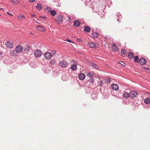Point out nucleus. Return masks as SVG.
Returning a JSON list of instances; mask_svg holds the SVG:
<instances>
[{"instance_id":"1","label":"nucleus","mask_w":150,"mask_h":150,"mask_svg":"<svg viewBox=\"0 0 150 150\" xmlns=\"http://www.w3.org/2000/svg\"><path fill=\"white\" fill-rule=\"evenodd\" d=\"M23 49V46L21 45H18L16 47L15 51L16 52L20 53L22 51Z\"/></svg>"},{"instance_id":"2","label":"nucleus","mask_w":150,"mask_h":150,"mask_svg":"<svg viewBox=\"0 0 150 150\" xmlns=\"http://www.w3.org/2000/svg\"><path fill=\"white\" fill-rule=\"evenodd\" d=\"M34 54L35 57H39L42 55L41 51L39 50H37L34 52Z\"/></svg>"},{"instance_id":"3","label":"nucleus","mask_w":150,"mask_h":150,"mask_svg":"<svg viewBox=\"0 0 150 150\" xmlns=\"http://www.w3.org/2000/svg\"><path fill=\"white\" fill-rule=\"evenodd\" d=\"M44 56L46 59H50L52 58V55L51 53L48 52H47L45 53Z\"/></svg>"},{"instance_id":"4","label":"nucleus","mask_w":150,"mask_h":150,"mask_svg":"<svg viewBox=\"0 0 150 150\" xmlns=\"http://www.w3.org/2000/svg\"><path fill=\"white\" fill-rule=\"evenodd\" d=\"M59 65L61 67H65L67 66V64L65 61L63 60L59 62Z\"/></svg>"},{"instance_id":"5","label":"nucleus","mask_w":150,"mask_h":150,"mask_svg":"<svg viewBox=\"0 0 150 150\" xmlns=\"http://www.w3.org/2000/svg\"><path fill=\"white\" fill-rule=\"evenodd\" d=\"M137 94L138 93L137 91H133L130 92V97L133 98L136 96Z\"/></svg>"},{"instance_id":"6","label":"nucleus","mask_w":150,"mask_h":150,"mask_svg":"<svg viewBox=\"0 0 150 150\" xmlns=\"http://www.w3.org/2000/svg\"><path fill=\"white\" fill-rule=\"evenodd\" d=\"M6 46L9 48H11L13 47V43L10 41H8L5 43Z\"/></svg>"},{"instance_id":"7","label":"nucleus","mask_w":150,"mask_h":150,"mask_svg":"<svg viewBox=\"0 0 150 150\" xmlns=\"http://www.w3.org/2000/svg\"><path fill=\"white\" fill-rule=\"evenodd\" d=\"M78 76L79 79L82 80L84 79L85 77V75L82 73H80L79 74Z\"/></svg>"},{"instance_id":"8","label":"nucleus","mask_w":150,"mask_h":150,"mask_svg":"<svg viewBox=\"0 0 150 150\" xmlns=\"http://www.w3.org/2000/svg\"><path fill=\"white\" fill-rule=\"evenodd\" d=\"M36 29L37 30L42 32H44L45 30V29L41 26L37 25Z\"/></svg>"},{"instance_id":"9","label":"nucleus","mask_w":150,"mask_h":150,"mask_svg":"<svg viewBox=\"0 0 150 150\" xmlns=\"http://www.w3.org/2000/svg\"><path fill=\"white\" fill-rule=\"evenodd\" d=\"M146 60L144 58H141L139 60V63L141 65H144L146 63Z\"/></svg>"},{"instance_id":"10","label":"nucleus","mask_w":150,"mask_h":150,"mask_svg":"<svg viewBox=\"0 0 150 150\" xmlns=\"http://www.w3.org/2000/svg\"><path fill=\"white\" fill-rule=\"evenodd\" d=\"M113 90H117L119 89L118 86L116 84H112L111 86Z\"/></svg>"},{"instance_id":"11","label":"nucleus","mask_w":150,"mask_h":150,"mask_svg":"<svg viewBox=\"0 0 150 150\" xmlns=\"http://www.w3.org/2000/svg\"><path fill=\"white\" fill-rule=\"evenodd\" d=\"M63 20V19L61 15H59L57 17V20L59 22H62Z\"/></svg>"},{"instance_id":"12","label":"nucleus","mask_w":150,"mask_h":150,"mask_svg":"<svg viewBox=\"0 0 150 150\" xmlns=\"http://www.w3.org/2000/svg\"><path fill=\"white\" fill-rule=\"evenodd\" d=\"M112 50L114 51H117L118 50V47L116 46L115 43L113 44V45L112 47Z\"/></svg>"},{"instance_id":"13","label":"nucleus","mask_w":150,"mask_h":150,"mask_svg":"<svg viewBox=\"0 0 150 150\" xmlns=\"http://www.w3.org/2000/svg\"><path fill=\"white\" fill-rule=\"evenodd\" d=\"M84 30L86 32L88 33L90 31L91 28L88 26H86L84 27Z\"/></svg>"},{"instance_id":"14","label":"nucleus","mask_w":150,"mask_h":150,"mask_svg":"<svg viewBox=\"0 0 150 150\" xmlns=\"http://www.w3.org/2000/svg\"><path fill=\"white\" fill-rule=\"evenodd\" d=\"M56 63V60L55 59H52L51 60L50 62V66L52 67Z\"/></svg>"},{"instance_id":"15","label":"nucleus","mask_w":150,"mask_h":150,"mask_svg":"<svg viewBox=\"0 0 150 150\" xmlns=\"http://www.w3.org/2000/svg\"><path fill=\"white\" fill-rule=\"evenodd\" d=\"M81 23L78 20L75 21L74 23V25L75 27H78L80 25Z\"/></svg>"},{"instance_id":"16","label":"nucleus","mask_w":150,"mask_h":150,"mask_svg":"<svg viewBox=\"0 0 150 150\" xmlns=\"http://www.w3.org/2000/svg\"><path fill=\"white\" fill-rule=\"evenodd\" d=\"M30 45H25L24 48V51L25 52L28 51L30 49Z\"/></svg>"},{"instance_id":"17","label":"nucleus","mask_w":150,"mask_h":150,"mask_svg":"<svg viewBox=\"0 0 150 150\" xmlns=\"http://www.w3.org/2000/svg\"><path fill=\"white\" fill-rule=\"evenodd\" d=\"M71 69L72 70H75L77 69V66L76 64H73L71 67Z\"/></svg>"},{"instance_id":"18","label":"nucleus","mask_w":150,"mask_h":150,"mask_svg":"<svg viewBox=\"0 0 150 150\" xmlns=\"http://www.w3.org/2000/svg\"><path fill=\"white\" fill-rule=\"evenodd\" d=\"M92 37L94 38H97L98 37V35L97 33L94 32L92 34Z\"/></svg>"},{"instance_id":"19","label":"nucleus","mask_w":150,"mask_h":150,"mask_svg":"<svg viewBox=\"0 0 150 150\" xmlns=\"http://www.w3.org/2000/svg\"><path fill=\"white\" fill-rule=\"evenodd\" d=\"M123 97L126 98H128L130 97V94L125 92L123 94Z\"/></svg>"},{"instance_id":"20","label":"nucleus","mask_w":150,"mask_h":150,"mask_svg":"<svg viewBox=\"0 0 150 150\" xmlns=\"http://www.w3.org/2000/svg\"><path fill=\"white\" fill-rule=\"evenodd\" d=\"M144 102L146 104H149L150 103V99L146 98L144 100Z\"/></svg>"},{"instance_id":"21","label":"nucleus","mask_w":150,"mask_h":150,"mask_svg":"<svg viewBox=\"0 0 150 150\" xmlns=\"http://www.w3.org/2000/svg\"><path fill=\"white\" fill-rule=\"evenodd\" d=\"M91 65L94 67V68H96V69H98V67L96 65V64L94 63H90Z\"/></svg>"},{"instance_id":"22","label":"nucleus","mask_w":150,"mask_h":150,"mask_svg":"<svg viewBox=\"0 0 150 150\" xmlns=\"http://www.w3.org/2000/svg\"><path fill=\"white\" fill-rule=\"evenodd\" d=\"M105 81L106 83H110L111 81V79L110 78L108 77L106 78L105 79Z\"/></svg>"},{"instance_id":"23","label":"nucleus","mask_w":150,"mask_h":150,"mask_svg":"<svg viewBox=\"0 0 150 150\" xmlns=\"http://www.w3.org/2000/svg\"><path fill=\"white\" fill-rule=\"evenodd\" d=\"M88 46L91 48H93L95 47V45L94 43H91L88 44Z\"/></svg>"},{"instance_id":"24","label":"nucleus","mask_w":150,"mask_h":150,"mask_svg":"<svg viewBox=\"0 0 150 150\" xmlns=\"http://www.w3.org/2000/svg\"><path fill=\"white\" fill-rule=\"evenodd\" d=\"M50 13L52 16H54L56 14V12L54 10H50Z\"/></svg>"},{"instance_id":"25","label":"nucleus","mask_w":150,"mask_h":150,"mask_svg":"<svg viewBox=\"0 0 150 150\" xmlns=\"http://www.w3.org/2000/svg\"><path fill=\"white\" fill-rule=\"evenodd\" d=\"M128 57L129 58L131 59L133 58V53L132 52H129L128 54Z\"/></svg>"},{"instance_id":"26","label":"nucleus","mask_w":150,"mask_h":150,"mask_svg":"<svg viewBox=\"0 0 150 150\" xmlns=\"http://www.w3.org/2000/svg\"><path fill=\"white\" fill-rule=\"evenodd\" d=\"M18 18L21 20H23L25 18V16L22 15H20L18 16Z\"/></svg>"},{"instance_id":"27","label":"nucleus","mask_w":150,"mask_h":150,"mask_svg":"<svg viewBox=\"0 0 150 150\" xmlns=\"http://www.w3.org/2000/svg\"><path fill=\"white\" fill-rule=\"evenodd\" d=\"M36 7L38 10H40L42 9L41 5L40 4H38Z\"/></svg>"},{"instance_id":"28","label":"nucleus","mask_w":150,"mask_h":150,"mask_svg":"<svg viewBox=\"0 0 150 150\" xmlns=\"http://www.w3.org/2000/svg\"><path fill=\"white\" fill-rule=\"evenodd\" d=\"M11 1L14 4H18L19 3L18 0H11Z\"/></svg>"},{"instance_id":"29","label":"nucleus","mask_w":150,"mask_h":150,"mask_svg":"<svg viewBox=\"0 0 150 150\" xmlns=\"http://www.w3.org/2000/svg\"><path fill=\"white\" fill-rule=\"evenodd\" d=\"M134 59L136 62H138L139 60V57L138 56H135L134 57Z\"/></svg>"},{"instance_id":"30","label":"nucleus","mask_w":150,"mask_h":150,"mask_svg":"<svg viewBox=\"0 0 150 150\" xmlns=\"http://www.w3.org/2000/svg\"><path fill=\"white\" fill-rule=\"evenodd\" d=\"M126 52V51L125 49H122L121 50V53L123 55H125V54Z\"/></svg>"},{"instance_id":"31","label":"nucleus","mask_w":150,"mask_h":150,"mask_svg":"<svg viewBox=\"0 0 150 150\" xmlns=\"http://www.w3.org/2000/svg\"><path fill=\"white\" fill-rule=\"evenodd\" d=\"M94 73L93 72H90L87 74V76L89 77H91V76L93 75Z\"/></svg>"},{"instance_id":"32","label":"nucleus","mask_w":150,"mask_h":150,"mask_svg":"<svg viewBox=\"0 0 150 150\" xmlns=\"http://www.w3.org/2000/svg\"><path fill=\"white\" fill-rule=\"evenodd\" d=\"M103 82L102 81H100L98 82V85L101 86L103 85Z\"/></svg>"},{"instance_id":"33","label":"nucleus","mask_w":150,"mask_h":150,"mask_svg":"<svg viewBox=\"0 0 150 150\" xmlns=\"http://www.w3.org/2000/svg\"><path fill=\"white\" fill-rule=\"evenodd\" d=\"M119 62H120V64H122L123 66H125L126 64L124 62H122V61H120Z\"/></svg>"},{"instance_id":"34","label":"nucleus","mask_w":150,"mask_h":150,"mask_svg":"<svg viewBox=\"0 0 150 150\" xmlns=\"http://www.w3.org/2000/svg\"><path fill=\"white\" fill-rule=\"evenodd\" d=\"M39 18L41 20H43L44 19H45L46 18V17H40Z\"/></svg>"},{"instance_id":"35","label":"nucleus","mask_w":150,"mask_h":150,"mask_svg":"<svg viewBox=\"0 0 150 150\" xmlns=\"http://www.w3.org/2000/svg\"><path fill=\"white\" fill-rule=\"evenodd\" d=\"M47 11H49L51 9V8L50 7H47L45 9Z\"/></svg>"},{"instance_id":"36","label":"nucleus","mask_w":150,"mask_h":150,"mask_svg":"<svg viewBox=\"0 0 150 150\" xmlns=\"http://www.w3.org/2000/svg\"><path fill=\"white\" fill-rule=\"evenodd\" d=\"M67 20L66 21H69L70 20V18L69 16H67Z\"/></svg>"},{"instance_id":"37","label":"nucleus","mask_w":150,"mask_h":150,"mask_svg":"<svg viewBox=\"0 0 150 150\" xmlns=\"http://www.w3.org/2000/svg\"><path fill=\"white\" fill-rule=\"evenodd\" d=\"M7 13L8 14V15H10L11 16H13V14H11V13H9L8 12H7Z\"/></svg>"},{"instance_id":"38","label":"nucleus","mask_w":150,"mask_h":150,"mask_svg":"<svg viewBox=\"0 0 150 150\" xmlns=\"http://www.w3.org/2000/svg\"><path fill=\"white\" fill-rule=\"evenodd\" d=\"M67 41H68L69 42H71L73 43V42H72L71 40H70L69 39L68 40H67Z\"/></svg>"},{"instance_id":"39","label":"nucleus","mask_w":150,"mask_h":150,"mask_svg":"<svg viewBox=\"0 0 150 150\" xmlns=\"http://www.w3.org/2000/svg\"><path fill=\"white\" fill-rule=\"evenodd\" d=\"M31 2H33L35 1V0H29Z\"/></svg>"},{"instance_id":"40","label":"nucleus","mask_w":150,"mask_h":150,"mask_svg":"<svg viewBox=\"0 0 150 150\" xmlns=\"http://www.w3.org/2000/svg\"><path fill=\"white\" fill-rule=\"evenodd\" d=\"M77 40L79 41H81L82 40V39H77Z\"/></svg>"},{"instance_id":"41","label":"nucleus","mask_w":150,"mask_h":150,"mask_svg":"<svg viewBox=\"0 0 150 150\" xmlns=\"http://www.w3.org/2000/svg\"><path fill=\"white\" fill-rule=\"evenodd\" d=\"M31 15L33 16H36V15L34 14H32Z\"/></svg>"},{"instance_id":"42","label":"nucleus","mask_w":150,"mask_h":150,"mask_svg":"<svg viewBox=\"0 0 150 150\" xmlns=\"http://www.w3.org/2000/svg\"><path fill=\"white\" fill-rule=\"evenodd\" d=\"M1 52H0V55L1 54Z\"/></svg>"},{"instance_id":"43","label":"nucleus","mask_w":150,"mask_h":150,"mask_svg":"<svg viewBox=\"0 0 150 150\" xmlns=\"http://www.w3.org/2000/svg\"><path fill=\"white\" fill-rule=\"evenodd\" d=\"M54 54H55V52L54 53H53V55H54Z\"/></svg>"},{"instance_id":"44","label":"nucleus","mask_w":150,"mask_h":150,"mask_svg":"<svg viewBox=\"0 0 150 150\" xmlns=\"http://www.w3.org/2000/svg\"><path fill=\"white\" fill-rule=\"evenodd\" d=\"M0 16H1V15L0 14Z\"/></svg>"}]
</instances>
